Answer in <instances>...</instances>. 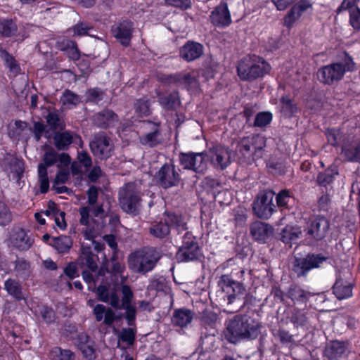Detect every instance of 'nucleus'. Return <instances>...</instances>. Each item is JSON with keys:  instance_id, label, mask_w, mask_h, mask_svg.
Listing matches in <instances>:
<instances>
[{"instance_id": "nucleus-52", "label": "nucleus", "mask_w": 360, "mask_h": 360, "mask_svg": "<svg viewBox=\"0 0 360 360\" xmlns=\"http://www.w3.org/2000/svg\"><path fill=\"white\" fill-rule=\"evenodd\" d=\"M276 200L279 207L288 208L294 202V198L289 190L284 189L277 194Z\"/></svg>"}, {"instance_id": "nucleus-22", "label": "nucleus", "mask_w": 360, "mask_h": 360, "mask_svg": "<svg viewBox=\"0 0 360 360\" xmlns=\"http://www.w3.org/2000/svg\"><path fill=\"white\" fill-rule=\"evenodd\" d=\"M134 30V24L131 21L124 20L112 26L111 31L122 45H129Z\"/></svg>"}, {"instance_id": "nucleus-4", "label": "nucleus", "mask_w": 360, "mask_h": 360, "mask_svg": "<svg viewBox=\"0 0 360 360\" xmlns=\"http://www.w3.org/2000/svg\"><path fill=\"white\" fill-rule=\"evenodd\" d=\"M266 139L260 135L244 136L237 143V150L244 159L250 164L262 158L265 153Z\"/></svg>"}, {"instance_id": "nucleus-23", "label": "nucleus", "mask_w": 360, "mask_h": 360, "mask_svg": "<svg viewBox=\"0 0 360 360\" xmlns=\"http://www.w3.org/2000/svg\"><path fill=\"white\" fill-rule=\"evenodd\" d=\"M312 4L309 0H300L288 12L283 18V24L291 27L303 13L311 9Z\"/></svg>"}, {"instance_id": "nucleus-11", "label": "nucleus", "mask_w": 360, "mask_h": 360, "mask_svg": "<svg viewBox=\"0 0 360 360\" xmlns=\"http://www.w3.org/2000/svg\"><path fill=\"white\" fill-rule=\"evenodd\" d=\"M323 254H308L305 257H295L292 262V271L297 277L305 276L313 269L321 267L328 259Z\"/></svg>"}, {"instance_id": "nucleus-1", "label": "nucleus", "mask_w": 360, "mask_h": 360, "mask_svg": "<svg viewBox=\"0 0 360 360\" xmlns=\"http://www.w3.org/2000/svg\"><path fill=\"white\" fill-rule=\"evenodd\" d=\"M261 323L248 315H236L226 323L225 338L236 344L242 340L256 339L260 333Z\"/></svg>"}, {"instance_id": "nucleus-60", "label": "nucleus", "mask_w": 360, "mask_h": 360, "mask_svg": "<svg viewBox=\"0 0 360 360\" xmlns=\"http://www.w3.org/2000/svg\"><path fill=\"white\" fill-rule=\"evenodd\" d=\"M116 309H124L125 310V319L129 326H133L135 325V319L136 316V309L134 306L129 305Z\"/></svg>"}, {"instance_id": "nucleus-5", "label": "nucleus", "mask_w": 360, "mask_h": 360, "mask_svg": "<svg viewBox=\"0 0 360 360\" xmlns=\"http://www.w3.org/2000/svg\"><path fill=\"white\" fill-rule=\"evenodd\" d=\"M96 294L101 301L110 304L114 308H120L131 305L134 293L127 285L121 287L122 300L120 301L118 291L115 287L110 288L105 285H100L96 288Z\"/></svg>"}, {"instance_id": "nucleus-28", "label": "nucleus", "mask_w": 360, "mask_h": 360, "mask_svg": "<svg viewBox=\"0 0 360 360\" xmlns=\"http://www.w3.org/2000/svg\"><path fill=\"white\" fill-rule=\"evenodd\" d=\"M98 256L93 253L89 248H83L77 259V264L82 268H86L91 272H96L98 269Z\"/></svg>"}, {"instance_id": "nucleus-51", "label": "nucleus", "mask_w": 360, "mask_h": 360, "mask_svg": "<svg viewBox=\"0 0 360 360\" xmlns=\"http://www.w3.org/2000/svg\"><path fill=\"white\" fill-rule=\"evenodd\" d=\"M281 112L285 117H292L297 112V105L288 96H283L281 99Z\"/></svg>"}, {"instance_id": "nucleus-40", "label": "nucleus", "mask_w": 360, "mask_h": 360, "mask_svg": "<svg viewBox=\"0 0 360 360\" xmlns=\"http://www.w3.org/2000/svg\"><path fill=\"white\" fill-rule=\"evenodd\" d=\"M136 334L135 328H123L117 335V344H120V341L126 343L127 346H124L126 349L133 346L136 341Z\"/></svg>"}, {"instance_id": "nucleus-57", "label": "nucleus", "mask_w": 360, "mask_h": 360, "mask_svg": "<svg viewBox=\"0 0 360 360\" xmlns=\"http://www.w3.org/2000/svg\"><path fill=\"white\" fill-rule=\"evenodd\" d=\"M272 120V114L269 112H259L254 122L255 127H263L268 125Z\"/></svg>"}, {"instance_id": "nucleus-34", "label": "nucleus", "mask_w": 360, "mask_h": 360, "mask_svg": "<svg viewBox=\"0 0 360 360\" xmlns=\"http://www.w3.org/2000/svg\"><path fill=\"white\" fill-rule=\"evenodd\" d=\"M281 240L290 248L292 243H296L302 235V231L298 226H286L280 233Z\"/></svg>"}, {"instance_id": "nucleus-6", "label": "nucleus", "mask_w": 360, "mask_h": 360, "mask_svg": "<svg viewBox=\"0 0 360 360\" xmlns=\"http://www.w3.org/2000/svg\"><path fill=\"white\" fill-rule=\"evenodd\" d=\"M141 188L139 184H125L119 191V202L121 208L127 213L137 214L141 207Z\"/></svg>"}, {"instance_id": "nucleus-31", "label": "nucleus", "mask_w": 360, "mask_h": 360, "mask_svg": "<svg viewBox=\"0 0 360 360\" xmlns=\"http://www.w3.org/2000/svg\"><path fill=\"white\" fill-rule=\"evenodd\" d=\"M333 293L338 300L348 298L352 295V284L341 277L337 278L333 287Z\"/></svg>"}, {"instance_id": "nucleus-41", "label": "nucleus", "mask_w": 360, "mask_h": 360, "mask_svg": "<svg viewBox=\"0 0 360 360\" xmlns=\"http://www.w3.org/2000/svg\"><path fill=\"white\" fill-rule=\"evenodd\" d=\"M14 264V271L18 277L26 279L30 276L32 271L28 261L24 258H17Z\"/></svg>"}, {"instance_id": "nucleus-10", "label": "nucleus", "mask_w": 360, "mask_h": 360, "mask_svg": "<svg viewBox=\"0 0 360 360\" xmlns=\"http://www.w3.org/2000/svg\"><path fill=\"white\" fill-rule=\"evenodd\" d=\"M201 250L196 242L195 237L189 232L186 231L182 238V245L179 248L176 259L178 262H188L196 261L201 256Z\"/></svg>"}, {"instance_id": "nucleus-64", "label": "nucleus", "mask_w": 360, "mask_h": 360, "mask_svg": "<svg viewBox=\"0 0 360 360\" xmlns=\"http://www.w3.org/2000/svg\"><path fill=\"white\" fill-rule=\"evenodd\" d=\"M86 96L89 101L98 103L103 99V92L98 88L91 89L88 91Z\"/></svg>"}, {"instance_id": "nucleus-59", "label": "nucleus", "mask_w": 360, "mask_h": 360, "mask_svg": "<svg viewBox=\"0 0 360 360\" xmlns=\"http://www.w3.org/2000/svg\"><path fill=\"white\" fill-rule=\"evenodd\" d=\"M92 29V27L87 22H80L75 25L71 30L73 32L74 35L82 37L89 34V31Z\"/></svg>"}, {"instance_id": "nucleus-14", "label": "nucleus", "mask_w": 360, "mask_h": 360, "mask_svg": "<svg viewBox=\"0 0 360 360\" xmlns=\"http://www.w3.org/2000/svg\"><path fill=\"white\" fill-rule=\"evenodd\" d=\"M206 158L214 168L224 170L231 164V150L221 145L214 146L206 152Z\"/></svg>"}, {"instance_id": "nucleus-2", "label": "nucleus", "mask_w": 360, "mask_h": 360, "mask_svg": "<svg viewBox=\"0 0 360 360\" xmlns=\"http://www.w3.org/2000/svg\"><path fill=\"white\" fill-rule=\"evenodd\" d=\"M355 69V63L352 58L345 51L338 55V60L320 68L318 77L320 80L327 84H333L341 80L346 72H352Z\"/></svg>"}, {"instance_id": "nucleus-17", "label": "nucleus", "mask_w": 360, "mask_h": 360, "mask_svg": "<svg viewBox=\"0 0 360 360\" xmlns=\"http://www.w3.org/2000/svg\"><path fill=\"white\" fill-rule=\"evenodd\" d=\"M89 147L94 155L101 159L109 158L112 150L110 139L103 132L94 135L89 143Z\"/></svg>"}, {"instance_id": "nucleus-50", "label": "nucleus", "mask_w": 360, "mask_h": 360, "mask_svg": "<svg viewBox=\"0 0 360 360\" xmlns=\"http://www.w3.org/2000/svg\"><path fill=\"white\" fill-rule=\"evenodd\" d=\"M18 30L15 22L11 19H0V34L4 37L13 36Z\"/></svg>"}, {"instance_id": "nucleus-45", "label": "nucleus", "mask_w": 360, "mask_h": 360, "mask_svg": "<svg viewBox=\"0 0 360 360\" xmlns=\"http://www.w3.org/2000/svg\"><path fill=\"white\" fill-rule=\"evenodd\" d=\"M166 221L169 222V226H173L178 231V233L187 230V222L180 215L168 213L167 214Z\"/></svg>"}, {"instance_id": "nucleus-43", "label": "nucleus", "mask_w": 360, "mask_h": 360, "mask_svg": "<svg viewBox=\"0 0 360 360\" xmlns=\"http://www.w3.org/2000/svg\"><path fill=\"white\" fill-rule=\"evenodd\" d=\"M159 101L160 105L167 110L175 109L180 105L179 94L176 91L160 96Z\"/></svg>"}, {"instance_id": "nucleus-48", "label": "nucleus", "mask_w": 360, "mask_h": 360, "mask_svg": "<svg viewBox=\"0 0 360 360\" xmlns=\"http://www.w3.org/2000/svg\"><path fill=\"white\" fill-rule=\"evenodd\" d=\"M288 294L292 301L301 302H306L311 295L310 292L306 291L298 286H291Z\"/></svg>"}, {"instance_id": "nucleus-55", "label": "nucleus", "mask_w": 360, "mask_h": 360, "mask_svg": "<svg viewBox=\"0 0 360 360\" xmlns=\"http://www.w3.org/2000/svg\"><path fill=\"white\" fill-rule=\"evenodd\" d=\"M12 219V214L9 208L5 203L0 201V226L8 225L11 222Z\"/></svg>"}, {"instance_id": "nucleus-33", "label": "nucleus", "mask_w": 360, "mask_h": 360, "mask_svg": "<svg viewBox=\"0 0 360 360\" xmlns=\"http://www.w3.org/2000/svg\"><path fill=\"white\" fill-rule=\"evenodd\" d=\"M250 234L258 241L264 242L269 237L271 227L262 221H255L250 225Z\"/></svg>"}, {"instance_id": "nucleus-20", "label": "nucleus", "mask_w": 360, "mask_h": 360, "mask_svg": "<svg viewBox=\"0 0 360 360\" xmlns=\"http://www.w3.org/2000/svg\"><path fill=\"white\" fill-rule=\"evenodd\" d=\"M93 314L96 321H103V323L108 327H112L115 321L122 319L121 314H117L112 308L101 304H98L94 307Z\"/></svg>"}, {"instance_id": "nucleus-56", "label": "nucleus", "mask_w": 360, "mask_h": 360, "mask_svg": "<svg viewBox=\"0 0 360 360\" xmlns=\"http://www.w3.org/2000/svg\"><path fill=\"white\" fill-rule=\"evenodd\" d=\"M37 313L46 323H51L55 320V312L51 307L44 305L39 307Z\"/></svg>"}, {"instance_id": "nucleus-47", "label": "nucleus", "mask_w": 360, "mask_h": 360, "mask_svg": "<svg viewBox=\"0 0 360 360\" xmlns=\"http://www.w3.org/2000/svg\"><path fill=\"white\" fill-rule=\"evenodd\" d=\"M1 166L5 171L15 172L18 175L22 173V162L12 156H7L3 160Z\"/></svg>"}, {"instance_id": "nucleus-29", "label": "nucleus", "mask_w": 360, "mask_h": 360, "mask_svg": "<svg viewBox=\"0 0 360 360\" xmlns=\"http://www.w3.org/2000/svg\"><path fill=\"white\" fill-rule=\"evenodd\" d=\"M93 122L98 127H110L117 122V115L110 110H103L93 116Z\"/></svg>"}, {"instance_id": "nucleus-16", "label": "nucleus", "mask_w": 360, "mask_h": 360, "mask_svg": "<svg viewBox=\"0 0 360 360\" xmlns=\"http://www.w3.org/2000/svg\"><path fill=\"white\" fill-rule=\"evenodd\" d=\"M158 80L165 84H174L179 86H184L187 89L196 88L198 82L195 76L191 73H176L174 75H165L159 73L157 75Z\"/></svg>"}, {"instance_id": "nucleus-30", "label": "nucleus", "mask_w": 360, "mask_h": 360, "mask_svg": "<svg viewBox=\"0 0 360 360\" xmlns=\"http://www.w3.org/2000/svg\"><path fill=\"white\" fill-rule=\"evenodd\" d=\"M347 346L343 342L333 341L329 342L324 351V354L330 360H336L346 355Z\"/></svg>"}, {"instance_id": "nucleus-38", "label": "nucleus", "mask_w": 360, "mask_h": 360, "mask_svg": "<svg viewBox=\"0 0 360 360\" xmlns=\"http://www.w3.org/2000/svg\"><path fill=\"white\" fill-rule=\"evenodd\" d=\"M342 155L347 161L360 162V142L356 145L344 146Z\"/></svg>"}, {"instance_id": "nucleus-35", "label": "nucleus", "mask_w": 360, "mask_h": 360, "mask_svg": "<svg viewBox=\"0 0 360 360\" xmlns=\"http://www.w3.org/2000/svg\"><path fill=\"white\" fill-rule=\"evenodd\" d=\"M12 243L19 250L25 251L30 249L33 240L24 230L20 229L13 234Z\"/></svg>"}, {"instance_id": "nucleus-42", "label": "nucleus", "mask_w": 360, "mask_h": 360, "mask_svg": "<svg viewBox=\"0 0 360 360\" xmlns=\"http://www.w3.org/2000/svg\"><path fill=\"white\" fill-rule=\"evenodd\" d=\"M60 101L65 108L72 109L81 102V98L75 93L66 89L63 91Z\"/></svg>"}, {"instance_id": "nucleus-25", "label": "nucleus", "mask_w": 360, "mask_h": 360, "mask_svg": "<svg viewBox=\"0 0 360 360\" xmlns=\"http://www.w3.org/2000/svg\"><path fill=\"white\" fill-rule=\"evenodd\" d=\"M203 53V46L198 42L188 41L179 51L181 58L187 62L195 60Z\"/></svg>"}, {"instance_id": "nucleus-61", "label": "nucleus", "mask_w": 360, "mask_h": 360, "mask_svg": "<svg viewBox=\"0 0 360 360\" xmlns=\"http://www.w3.org/2000/svg\"><path fill=\"white\" fill-rule=\"evenodd\" d=\"M326 135L328 142L333 146H338L341 141L342 134L338 129H328L326 132Z\"/></svg>"}, {"instance_id": "nucleus-15", "label": "nucleus", "mask_w": 360, "mask_h": 360, "mask_svg": "<svg viewBox=\"0 0 360 360\" xmlns=\"http://www.w3.org/2000/svg\"><path fill=\"white\" fill-rule=\"evenodd\" d=\"M206 153H181L180 163L186 169L202 174L207 169Z\"/></svg>"}, {"instance_id": "nucleus-27", "label": "nucleus", "mask_w": 360, "mask_h": 360, "mask_svg": "<svg viewBox=\"0 0 360 360\" xmlns=\"http://www.w3.org/2000/svg\"><path fill=\"white\" fill-rule=\"evenodd\" d=\"M77 140L82 142L79 136L69 131L56 132L53 136L54 145L59 150H67L73 141Z\"/></svg>"}, {"instance_id": "nucleus-36", "label": "nucleus", "mask_w": 360, "mask_h": 360, "mask_svg": "<svg viewBox=\"0 0 360 360\" xmlns=\"http://www.w3.org/2000/svg\"><path fill=\"white\" fill-rule=\"evenodd\" d=\"M4 289L16 300L20 301L25 299L21 284L15 279H7L4 283Z\"/></svg>"}, {"instance_id": "nucleus-8", "label": "nucleus", "mask_w": 360, "mask_h": 360, "mask_svg": "<svg viewBox=\"0 0 360 360\" xmlns=\"http://www.w3.org/2000/svg\"><path fill=\"white\" fill-rule=\"evenodd\" d=\"M269 70V65L256 56L244 58L237 67L238 75L243 80H253L262 77Z\"/></svg>"}, {"instance_id": "nucleus-32", "label": "nucleus", "mask_w": 360, "mask_h": 360, "mask_svg": "<svg viewBox=\"0 0 360 360\" xmlns=\"http://www.w3.org/2000/svg\"><path fill=\"white\" fill-rule=\"evenodd\" d=\"M193 317V313L185 308L175 309L172 317L173 325L183 328L189 324Z\"/></svg>"}, {"instance_id": "nucleus-37", "label": "nucleus", "mask_w": 360, "mask_h": 360, "mask_svg": "<svg viewBox=\"0 0 360 360\" xmlns=\"http://www.w3.org/2000/svg\"><path fill=\"white\" fill-rule=\"evenodd\" d=\"M49 244L59 253H66L72 245V240L67 236H60L52 238Z\"/></svg>"}, {"instance_id": "nucleus-12", "label": "nucleus", "mask_w": 360, "mask_h": 360, "mask_svg": "<svg viewBox=\"0 0 360 360\" xmlns=\"http://www.w3.org/2000/svg\"><path fill=\"white\" fill-rule=\"evenodd\" d=\"M154 177L157 184L164 189L177 186L181 181L179 170L174 165L169 163L164 164Z\"/></svg>"}, {"instance_id": "nucleus-19", "label": "nucleus", "mask_w": 360, "mask_h": 360, "mask_svg": "<svg viewBox=\"0 0 360 360\" xmlns=\"http://www.w3.org/2000/svg\"><path fill=\"white\" fill-rule=\"evenodd\" d=\"M75 345L86 360L96 359L95 342L85 333L77 335L74 340Z\"/></svg>"}, {"instance_id": "nucleus-26", "label": "nucleus", "mask_w": 360, "mask_h": 360, "mask_svg": "<svg viewBox=\"0 0 360 360\" xmlns=\"http://www.w3.org/2000/svg\"><path fill=\"white\" fill-rule=\"evenodd\" d=\"M289 319L297 331H307L311 328V325L306 312L298 309L290 311Z\"/></svg>"}, {"instance_id": "nucleus-18", "label": "nucleus", "mask_w": 360, "mask_h": 360, "mask_svg": "<svg viewBox=\"0 0 360 360\" xmlns=\"http://www.w3.org/2000/svg\"><path fill=\"white\" fill-rule=\"evenodd\" d=\"M58 160V154L53 150L46 151L44 156V164L38 166V176L40 184V191L46 193L49 188L47 167L53 165Z\"/></svg>"}, {"instance_id": "nucleus-24", "label": "nucleus", "mask_w": 360, "mask_h": 360, "mask_svg": "<svg viewBox=\"0 0 360 360\" xmlns=\"http://www.w3.org/2000/svg\"><path fill=\"white\" fill-rule=\"evenodd\" d=\"M210 20L217 27H226L231 24V19L227 3L221 2L215 7L211 13Z\"/></svg>"}, {"instance_id": "nucleus-46", "label": "nucleus", "mask_w": 360, "mask_h": 360, "mask_svg": "<svg viewBox=\"0 0 360 360\" xmlns=\"http://www.w3.org/2000/svg\"><path fill=\"white\" fill-rule=\"evenodd\" d=\"M60 49L65 51L68 56L73 60H77L80 58V53L76 44L71 40L63 39L60 42Z\"/></svg>"}, {"instance_id": "nucleus-9", "label": "nucleus", "mask_w": 360, "mask_h": 360, "mask_svg": "<svg viewBox=\"0 0 360 360\" xmlns=\"http://www.w3.org/2000/svg\"><path fill=\"white\" fill-rule=\"evenodd\" d=\"M329 228V221L324 217L318 216L311 220L304 230L306 244L314 245L317 242L323 240Z\"/></svg>"}, {"instance_id": "nucleus-7", "label": "nucleus", "mask_w": 360, "mask_h": 360, "mask_svg": "<svg viewBox=\"0 0 360 360\" xmlns=\"http://www.w3.org/2000/svg\"><path fill=\"white\" fill-rule=\"evenodd\" d=\"M218 285L225 294L224 300L227 301V304H235L234 309L238 311L245 304L242 297L245 295V288L240 281H236L229 275H222Z\"/></svg>"}, {"instance_id": "nucleus-44", "label": "nucleus", "mask_w": 360, "mask_h": 360, "mask_svg": "<svg viewBox=\"0 0 360 360\" xmlns=\"http://www.w3.org/2000/svg\"><path fill=\"white\" fill-rule=\"evenodd\" d=\"M338 174V169L335 166H331L324 172L319 174L317 182L320 186H326L331 184L336 175Z\"/></svg>"}, {"instance_id": "nucleus-58", "label": "nucleus", "mask_w": 360, "mask_h": 360, "mask_svg": "<svg viewBox=\"0 0 360 360\" xmlns=\"http://www.w3.org/2000/svg\"><path fill=\"white\" fill-rule=\"evenodd\" d=\"M274 335L279 340L281 343L283 345L295 342L293 335L290 334L289 331L285 329L279 328L274 333Z\"/></svg>"}, {"instance_id": "nucleus-39", "label": "nucleus", "mask_w": 360, "mask_h": 360, "mask_svg": "<svg viewBox=\"0 0 360 360\" xmlns=\"http://www.w3.org/2000/svg\"><path fill=\"white\" fill-rule=\"evenodd\" d=\"M149 233L154 237L158 238H164L168 236L170 233V228L169 222L166 221V218L165 219V221H160L151 224L149 228Z\"/></svg>"}, {"instance_id": "nucleus-49", "label": "nucleus", "mask_w": 360, "mask_h": 360, "mask_svg": "<svg viewBox=\"0 0 360 360\" xmlns=\"http://www.w3.org/2000/svg\"><path fill=\"white\" fill-rule=\"evenodd\" d=\"M148 289L166 293L169 290V287L168 281L164 276H157L150 279Z\"/></svg>"}, {"instance_id": "nucleus-53", "label": "nucleus", "mask_w": 360, "mask_h": 360, "mask_svg": "<svg viewBox=\"0 0 360 360\" xmlns=\"http://www.w3.org/2000/svg\"><path fill=\"white\" fill-rule=\"evenodd\" d=\"M134 110L140 117L148 116L151 112L149 101L145 98L137 100L134 103Z\"/></svg>"}, {"instance_id": "nucleus-62", "label": "nucleus", "mask_w": 360, "mask_h": 360, "mask_svg": "<svg viewBox=\"0 0 360 360\" xmlns=\"http://www.w3.org/2000/svg\"><path fill=\"white\" fill-rule=\"evenodd\" d=\"M85 228L82 231L84 237L86 240H93L98 234V231L95 222H90L89 224L84 225Z\"/></svg>"}, {"instance_id": "nucleus-21", "label": "nucleus", "mask_w": 360, "mask_h": 360, "mask_svg": "<svg viewBox=\"0 0 360 360\" xmlns=\"http://www.w3.org/2000/svg\"><path fill=\"white\" fill-rule=\"evenodd\" d=\"M145 124L146 129H150V131L140 136V143L150 148L155 147L162 143L163 139L161 135L159 124L149 121L145 122Z\"/></svg>"}, {"instance_id": "nucleus-3", "label": "nucleus", "mask_w": 360, "mask_h": 360, "mask_svg": "<svg viewBox=\"0 0 360 360\" xmlns=\"http://www.w3.org/2000/svg\"><path fill=\"white\" fill-rule=\"evenodd\" d=\"M160 258L159 252L153 248H143L129 254L128 266L134 273L146 274L155 268Z\"/></svg>"}, {"instance_id": "nucleus-54", "label": "nucleus", "mask_w": 360, "mask_h": 360, "mask_svg": "<svg viewBox=\"0 0 360 360\" xmlns=\"http://www.w3.org/2000/svg\"><path fill=\"white\" fill-rule=\"evenodd\" d=\"M51 352L53 357L58 360H74L75 358V353L70 349H63L58 347L52 349Z\"/></svg>"}, {"instance_id": "nucleus-63", "label": "nucleus", "mask_w": 360, "mask_h": 360, "mask_svg": "<svg viewBox=\"0 0 360 360\" xmlns=\"http://www.w3.org/2000/svg\"><path fill=\"white\" fill-rule=\"evenodd\" d=\"M349 23L352 27L357 30H360V8L356 7L350 11Z\"/></svg>"}, {"instance_id": "nucleus-13", "label": "nucleus", "mask_w": 360, "mask_h": 360, "mask_svg": "<svg viewBox=\"0 0 360 360\" xmlns=\"http://www.w3.org/2000/svg\"><path fill=\"white\" fill-rule=\"evenodd\" d=\"M275 193L271 190L264 191L258 195L253 203L254 213L260 219H267L276 210L273 203Z\"/></svg>"}]
</instances>
